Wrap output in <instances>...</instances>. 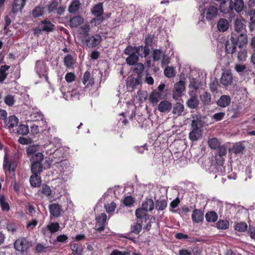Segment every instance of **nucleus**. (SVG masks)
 <instances>
[{"label":"nucleus","instance_id":"nucleus-1","mask_svg":"<svg viewBox=\"0 0 255 255\" xmlns=\"http://www.w3.org/2000/svg\"><path fill=\"white\" fill-rule=\"evenodd\" d=\"M247 31L239 33H232L230 41L228 40L225 44L226 51L228 54H233L236 51L237 46L239 48L245 47L248 42Z\"/></svg>","mask_w":255,"mask_h":255},{"label":"nucleus","instance_id":"nucleus-2","mask_svg":"<svg viewBox=\"0 0 255 255\" xmlns=\"http://www.w3.org/2000/svg\"><path fill=\"white\" fill-rule=\"evenodd\" d=\"M44 159V155L41 152H38L36 154L30 157V171L32 174H39L43 170L42 161Z\"/></svg>","mask_w":255,"mask_h":255},{"label":"nucleus","instance_id":"nucleus-3","mask_svg":"<svg viewBox=\"0 0 255 255\" xmlns=\"http://www.w3.org/2000/svg\"><path fill=\"white\" fill-rule=\"evenodd\" d=\"M91 12L95 17L91 20L90 23L95 26L100 25L104 20L103 3L99 2L94 5L91 8Z\"/></svg>","mask_w":255,"mask_h":255},{"label":"nucleus","instance_id":"nucleus-4","mask_svg":"<svg viewBox=\"0 0 255 255\" xmlns=\"http://www.w3.org/2000/svg\"><path fill=\"white\" fill-rule=\"evenodd\" d=\"M31 246V243L25 238H19L14 243L15 249L21 253L26 252Z\"/></svg>","mask_w":255,"mask_h":255},{"label":"nucleus","instance_id":"nucleus-5","mask_svg":"<svg viewBox=\"0 0 255 255\" xmlns=\"http://www.w3.org/2000/svg\"><path fill=\"white\" fill-rule=\"evenodd\" d=\"M83 41L86 46L89 48L97 47L102 41V37L99 34H95L91 36L84 37Z\"/></svg>","mask_w":255,"mask_h":255},{"label":"nucleus","instance_id":"nucleus-6","mask_svg":"<svg viewBox=\"0 0 255 255\" xmlns=\"http://www.w3.org/2000/svg\"><path fill=\"white\" fill-rule=\"evenodd\" d=\"M185 90V83L182 81H180L174 85L173 97L177 99L181 96V94Z\"/></svg>","mask_w":255,"mask_h":255},{"label":"nucleus","instance_id":"nucleus-7","mask_svg":"<svg viewBox=\"0 0 255 255\" xmlns=\"http://www.w3.org/2000/svg\"><path fill=\"white\" fill-rule=\"evenodd\" d=\"M40 27L42 31L49 33L52 32L55 28V25L50 20L44 19L41 20L39 23V27Z\"/></svg>","mask_w":255,"mask_h":255},{"label":"nucleus","instance_id":"nucleus-8","mask_svg":"<svg viewBox=\"0 0 255 255\" xmlns=\"http://www.w3.org/2000/svg\"><path fill=\"white\" fill-rule=\"evenodd\" d=\"M50 217H58L62 211L61 206L57 203H53L49 205Z\"/></svg>","mask_w":255,"mask_h":255},{"label":"nucleus","instance_id":"nucleus-9","mask_svg":"<svg viewBox=\"0 0 255 255\" xmlns=\"http://www.w3.org/2000/svg\"><path fill=\"white\" fill-rule=\"evenodd\" d=\"M191 218L194 223H202L204 220V212L200 209H194Z\"/></svg>","mask_w":255,"mask_h":255},{"label":"nucleus","instance_id":"nucleus-10","mask_svg":"<svg viewBox=\"0 0 255 255\" xmlns=\"http://www.w3.org/2000/svg\"><path fill=\"white\" fill-rule=\"evenodd\" d=\"M171 109V103L167 100L161 101L157 106V110L161 113H169Z\"/></svg>","mask_w":255,"mask_h":255},{"label":"nucleus","instance_id":"nucleus-11","mask_svg":"<svg viewBox=\"0 0 255 255\" xmlns=\"http://www.w3.org/2000/svg\"><path fill=\"white\" fill-rule=\"evenodd\" d=\"M217 7L211 5L206 8L204 10V13L206 14V18L208 20H212L215 18L218 14Z\"/></svg>","mask_w":255,"mask_h":255},{"label":"nucleus","instance_id":"nucleus-12","mask_svg":"<svg viewBox=\"0 0 255 255\" xmlns=\"http://www.w3.org/2000/svg\"><path fill=\"white\" fill-rule=\"evenodd\" d=\"M230 1L231 2L232 12L234 10L239 13L243 11L245 7V2L243 0H235L234 1L230 0Z\"/></svg>","mask_w":255,"mask_h":255},{"label":"nucleus","instance_id":"nucleus-13","mask_svg":"<svg viewBox=\"0 0 255 255\" xmlns=\"http://www.w3.org/2000/svg\"><path fill=\"white\" fill-rule=\"evenodd\" d=\"M30 186L33 188L39 187L42 183V179L40 174H32L29 178Z\"/></svg>","mask_w":255,"mask_h":255},{"label":"nucleus","instance_id":"nucleus-14","mask_svg":"<svg viewBox=\"0 0 255 255\" xmlns=\"http://www.w3.org/2000/svg\"><path fill=\"white\" fill-rule=\"evenodd\" d=\"M147 212V210L142 208H139L136 210L135 215L137 218L141 220V222L143 221L146 222L149 218Z\"/></svg>","mask_w":255,"mask_h":255},{"label":"nucleus","instance_id":"nucleus-15","mask_svg":"<svg viewBox=\"0 0 255 255\" xmlns=\"http://www.w3.org/2000/svg\"><path fill=\"white\" fill-rule=\"evenodd\" d=\"M161 93L154 90L150 94L149 101L154 106L158 103L161 99Z\"/></svg>","mask_w":255,"mask_h":255},{"label":"nucleus","instance_id":"nucleus-16","mask_svg":"<svg viewBox=\"0 0 255 255\" xmlns=\"http://www.w3.org/2000/svg\"><path fill=\"white\" fill-rule=\"evenodd\" d=\"M233 77L231 73L227 72L223 73L220 79L222 84L225 86L231 85L232 83Z\"/></svg>","mask_w":255,"mask_h":255},{"label":"nucleus","instance_id":"nucleus-17","mask_svg":"<svg viewBox=\"0 0 255 255\" xmlns=\"http://www.w3.org/2000/svg\"><path fill=\"white\" fill-rule=\"evenodd\" d=\"M26 0H14L12 3V12L13 13H17L21 10L25 4Z\"/></svg>","mask_w":255,"mask_h":255},{"label":"nucleus","instance_id":"nucleus-18","mask_svg":"<svg viewBox=\"0 0 255 255\" xmlns=\"http://www.w3.org/2000/svg\"><path fill=\"white\" fill-rule=\"evenodd\" d=\"M84 19L80 15H75L71 17L69 21V26L72 27H77L83 23Z\"/></svg>","mask_w":255,"mask_h":255},{"label":"nucleus","instance_id":"nucleus-19","mask_svg":"<svg viewBox=\"0 0 255 255\" xmlns=\"http://www.w3.org/2000/svg\"><path fill=\"white\" fill-rule=\"evenodd\" d=\"M235 31L232 33L244 32L247 31L246 29V25L243 21L240 19H236L234 22Z\"/></svg>","mask_w":255,"mask_h":255},{"label":"nucleus","instance_id":"nucleus-20","mask_svg":"<svg viewBox=\"0 0 255 255\" xmlns=\"http://www.w3.org/2000/svg\"><path fill=\"white\" fill-rule=\"evenodd\" d=\"M136 54L138 56L146 57L149 55L150 49L149 47L147 45H141L136 46Z\"/></svg>","mask_w":255,"mask_h":255},{"label":"nucleus","instance_id":"nucleus-21","mask_svg":"<svg viewBox=\"0 0 255 255\" xmlns=\"http://www.w3.org/2000/svg\"><path fill=\"white\" fill-rule=\"evenodd\" d=\"M0 206L3 212H8L10 210L8 199L4 195L0 196Z\"/></svg>","mask_w":255,"mask_h":255},{"label":"nucleus","instance_id":"nucleus-22","mask_svg":"<svg viewBox=\"0 0 255 255\" xmlns=\"http://www.w3.org/2000/svg\"><path fill=\"white\" fill-rule=\"evenodd\" d=\"M81 7V3L79 0H74L68 7V11L70 13H76Z\"/></svg>","mask_w":255,"mask_h":255},{"label":"nucleus","instance_id":"nucleus-23","mask_svg":"<svg viewBox=\"0 0 255 255\" xmlns=\"http://www.w3.org/2000/svg\"><path fill=\"white\" fill-rule=\"evenodd\" d=\"M5 127L8 128H12L16 127L18 123V119L15 116H9L8 119L5 121Z\"/></svg>","mask_w":255,"mask_h":255},{"label":"nucleus","instance_id":"nucleus-24","mask_svg":"<svg viewBox=\"0 0 255 255\" xmlns=\"http://www.w3.org/2000/svg\"><path fill=\"white\" fill-rule=\"evenodd\" d=\"M229 22L225 18H221L217 23V28L220 31L225 32L229 28Z\"/></svg>","mask_w":255,"mask_h":255},{"label":"nucleus","instance_id":"nucleus-25","mask_svg":"<svg viewBox=\"0 0 255 255\" xmlns=\"http://www.w3.org/2000/svg\"><path fill=\"white\" fill-rule=\"evenodd\" d=\"M141 78L137 76L136 78L131 77L129 78L128 81V85L131 87L132 90L136 88L137 86L141 84Z\"/></svg>","mask_w":255,"mask_h":255},{"label":"nucleus","instance_id":"nucleus-26","mask_svg":"<svg viewBox=\"0 0 255 255\" xmlns=\"http://www.w3.org/2000/svg\"><path fill=\"white\" fill-rule=\"evenodd\" d=\"M231 103V98L229 96L222 95L217 102V104L221 107L225 108L228 106Z\"/></svg>","mask_w":255,"mask_h":255},{"label":"nucleus","instance_id":"nucleus-27","mask_svg":"<svg viewBox=\"0 0 255 255\" xmlns=\"http://www.w3.org/2000/svg\"><path fill=\"white\" fill-rule=\"evenodd\" d=\"M220 9L221 12L226 14L232 12L231 2H230V0H227V1L221 3Z\"/></svg>","mask_w":255,"mask_h":255},{"label":"nucleus","instance_id":"nucleus-28","mask_svg":"<svg viewBox=\"0 0 255 255\" xmlns=\"http://www.w3.org/2000/svg\"><path fill=\"white\" fill-rule=\"evenodd\" d=\"M154 207V203L153 201L151 199L147 198L142 203L141 208L147 211H151L153 209Z\"/></svg>","mask_w":255,"mask_h":255},{"label":"nucleus","instance_id":"nucleus-29","mask_svg":"<svg viewBox=\"0 0 255 255\" xmlns=\"http://www.w3.org/2000/svg\"><path fill=\"white\" fill-rule=\"evenodd\" d=\"M184 109V107L183 105L180 103L177 102L173 106L172 113L174 115H176L177 116H180L181 115Z\"/></svg>","mask_w":255,"mask_h":255},{"label":"nucleus","instance_id":"nucleus-30","mask_svg":"<svg viewBox=\"0 0 255 255\" xmlns=\"http://www.w3.org/2000/svg\"><path fill=\"white\" fill-rule=\"evenodd\" d=\"M9 66L7 65H2L0 67V83H2L6 78L8 73L6 72L9 69Z\"/></svg>","mask_w":255,"mask_h":255},{"label":"nucleus","instance_id":"nucleus-31","mask_svg":"<svg viewBox=\"0 0 255 255\" xmlns=\"http://www.w3.org/2000/svg\"><path fill=\"white\" fill-rule=\"evenodd\" d=\"M208 144L211 149H216L221 145V143L218 138L213 137L208 140Z\"/></svg>","mask_w":255,"mask_h":255},{"label":"nucleus","instance_id":"nucleus-32","mask_svg":"<svg viewBox=\"0 0 255 255\" xmlns=\"http://www.w3.org/2000/svg\"><path fill=\"white\" fill-rule=\"evenodd\" d=\"M205 218L208 222H215L218 220V215L214 211H208L205 214Z\"/></svg>","mask_w":255,"mask_h":255},{"label":"nucleus","instance_id":"nucleus-33","mask_svg":"<svg viewBox=\"0 0 255 255\" xmlns=\"http://www.w3.org/2000/svg\"><path fill=\"white\" fill-rule=\"evenodd\" d=\"M186 104L190 109H196L199 105V101L196 96H193L187 101Z\"/></svg>","mask_w":255,"mask_h":255},{"label":"nucleus","instance_id":"nucleus-34","mask_svg":"<svg viewBox=\"0 0 255 255\" xmlns=\"http://www.w3.org/2000/svg\"><path fill=\"white\" fill-rule=\"evenodd\" d=\"M64 63L67 68H72L74 64L73 57L71 54L66 55L64 58Z\"/></svg>","mask_w":255,"mask_h":255},{"label":"nucleus","instance_id":"nucleus-35","mask_svg":"<svg viewBox=\"0 0 255 255\" xmlns=\"http://www.w3.org/2000/svg\"><path fill=\"white\" fill-rule=\"evenodd\" d=\"M144 69V66L142 63H137L135 65V67L134 68L133 71L134 73L137 74V76H139V78H142Z\"/></svg>","mask_w":255,"mask_h":255},{"label":"nucleus","instance_id":"nucleus-36","mask_svg":"<svg viewBox=\"0 0 255 255\" xmlns=\"http://www.w3.org/2000/svg\"><path fill=\"white\" fill-rule=\"evenodd\" d=\"M79 93L77 92L76 89H72L71 91H68L63 94V97L66 100H73V98H76L78 96Z\"/></svg>","mask_w":255,"mask_h":255},{"label":"nucleus","instance_id":"nucleus-37","mask_svg":"<svg viewBox=\"0 0 255 255\" xmlns=\"http://www.w3.org/2000/svg\"><path fill=\"white\" fill-rule=\"evenodd\" d=\"M230 226L229 221L227 220H220L216 223V227L221 230H226Z\"/></svg>","mask_w":255,"mask_h":255},{"label":"nucleus","instance_id":"nucleus-38","mask_svg":"<svg viewBox=\"0 0 255 255\" xmlns=\"http://www.w3.org/2000/svg\"><path fill=\"white\" fill-rule=\"evenodd\" d=\"M47 229L51 233H55L59 230V224L58 222L50 223L47 225Z\"/></svg>","mask_w":255,"mask_h":255},{"label":"nucleus","instance_id":"nucleus-39","mask_svg":"<svg viewBox=\"0 0 255 255\" xmlns=\"http://www.w3.org/2000/svg\"><path fill=\"white\" fill-rule=\"evenodd\" d=\"M138 60L139 58L136 54L128 55V56L126 58V62L129 65H135L137 63Z\"/></svg>","mask_w":255,"mask_h":255},{"label":"nucleus","instance_id":"nucleus-40","mask_svg":"<svg viewBox=\"0 0 255 255\" xmlns=\"http://www.w3.org/2000/svg\"><path fill=\"white\" fill-rule=\"evenodd\" d=\"M167 205V202L165 200H157L155 201V209L157 210H164Z\"/></svg>","mask_w":255,"mask_h":255},{"label":"nucleus","instance_id":"nucleus-41","mask_svg":"<svg viewBox=\"0 0 255 255\" xmlns=\"http://www.w3.org/2000/svg\"><path fill=\"white\" fill-rule=\"evenodd\" d=\"M233 150L235 154L243 153L245 150V146L242 143H237L233 146Z\"/></svg>","mask_w":255,"mask_h":255},{"label":"nucleus","instance_id":"nucleus-42","mask_svg":"<svg viewBox=\"0 0 255 255\" xmlns=\"http://www.w3.org/2000/svg\"><path fill=\"white\" fill-rule=\"evenodd\" d=\"M201 136V131L199 129H192L189 133V138L193 141L197 140Z\"/></svg>","mask_w":255,"mask_h":255},{"label":"nucleus","instance_id":"nucleus-43","mask_svg":"<svg viewBox=\"0 0 255 255\" xmlns=\"http://www.w3.org/2000/svg\"><path fill=\"white\" fill-rule=\"evenodd\" d=\"M235 230L238 232H244L246 231L248 228L247 224L245 222H241L236 223L234 226Z\"/></svg>","mask_w":255,"mask_h":255},{"label":"nucleus","instance_id":"nucleus-44","mask_svg":"<svg viewBox=\"0 0 255 255\" xmlns=\"http://www.w3.org/2000/svg\"><path fill=\"white\" fill-rule=\"evenodd\" d=\"M200 99L204 105H208L211 102V94L207 92L200 96Z\"/></svg>","mask_w":255,"mask_h":255},{"label":"nucleus","instance_id":"nucleus-45","mask_svg":"<svg viewBox=\"0 0 255 255\" xmlns=\"http://www.w3.org/2000/svg\"><path fill=\"white\" fill-rule=\"evenodd\" d=\"M43 9V7L40 6H36L32 11V16L34 18H37L42 16L44 12Z\"/></svg>","mask_w":255,"mask_h":255},{"label":"nucleus","instance_id":"nucleus-46","mask_svg":"<svg viewBox=\"0 0 255 255\" xmlns=\"http://www.w3.org/2000/svg\"><path fill=\"white\" fill-rule=\"evenodd\" d=\"M107 219V216L106 214L103 213L99 215L96 217V220L97 225H104L105 226V223Z\"/></svg>","mask_w":255,"mask_h":255},{"label":"nucleus","instance_id":"nucleus-47","mask_svg":"<svg viewBox=\"0 0 255 255\" xmlns=\"http://www.w3.org/2000/svg\"><path fill=\"white\" fill-rule=\"evenodd\" d=\"M17 132L22 135H26L29 132V128L27 125H20L17 128Z\"/></svg>","mask_w":255,"mask_h":255},{"label":"nucleus","instance_id":"nucleus-48","mask_svg":"<svg viewBox=\"0 0 255 255\" xmlns=\"http://www.w3.org/2000/svg\"><path fill=\"white\" fill-rule=\"evenodd\" d=\"M58 5L59 3L57 0H52L47 6L48 13H50L56 10Z\"/></svg>","mask_w":255,"mask_h":255},{"label":"nucleus","instance_id":"nucleus-49","mask_svg":"<svg viewBox=\"0 0 255 255\" xmlns=\"http://www.w3.org/2000/svg\"><path fill=\"white\" fill-rule=\"evenodd\" d=\"M124 52V53L127 55L136 54L137 52L136 46H133L132 45H129L126 47Z\"/></svg>","mask_w":255,"mask_h":255},{"label":"nucleus","instance_id":"nucleus-50","mask_svg":"<svg viewBox=\"0 0 255 255\" xmlns=\"http://www.w3.org/2000/svg\"><path fill=\"white\" fill-rule=\"evenodd\" d=\"M6 228L8 232L13 234L16 232L17 227L16 224L14 222H7L6 224Z\"/></svg>","mask_w":255,"mask_h":255},{"label":"nucleus","instance_id":"nucleus-51","mask_svg":"<svg viewBox=\"0 0 255 255\" xmlns=\"http://www.w3.org/2000/svg\"><path fill=\"white\" fill-rule=\"evenodd\" d=\"M164 73L165 75L168 78L173 77L175 75L174 68L169 66L167 67L165 69Z\"/></svg>","mask_w":255,"mask_h":255},{"label":"nucleus","instance_id":"nucleus-52","mask_svg":"<svg viewBox=\"0 0 255 255\" xmlns=\"http://www.w3.org/2000/svg\"><path fill=\"white\" fill-rule=\"evenodd\" d=\"M142 226L140 223H136L131 227V232L135 234H138L141 231Z\"/></svg>","mask_w":255,"mask_h":255},{"label":"nucleus","instance_id":"nucleus-53","mask_svg":"<svg viewBox=\"0 0 255 255\" xmlns=\"http://www.w3.org/2000/svg\"><path fill=\"white\" fill-rule=\"evenodd\" d=\"M37 148L35 146H30L26 148V151L28 156L30 158L32 156L36 154L38 152H36Z\"/></svg>","mask_w":255,"mask_h":255},{"label":"nucleus","instance_id":"nucleus-54","mask_svg":"<svg viewBox=\"0 0 255 255\" xmlns=\"http://www.w3.org/2000/svg\"><path fill=\"white\" fill-rule=\"evenodd\" d=\"M48 247L41 243H38L35 247V252L37 253H45L47 251Z\"/></svg>","mask_w":255,"mask_h":255},{"label":"nucleus","instance_id":"nucleus-55","mask_svg":"<svg viewBox=\"0 0 255 255\" xmlns=\"http://www.w3.org/2000/svg\"><path fill=\"white\" fill-rule=\"evenodd\" d=\"M4 102L7 105L11 106L14 104L15 100L13 96L8 95L4 97Z\"/></svg>","mask_w":255,"mask_h":255},{"label":"nucleus","instance_id":"nucleus-56","mask_svg":"<svg viewBox=\"0 0 255 255\" xmlns=\"http://www.w3.org/2000/svg\"><path fill=\"white\" fill-rule=\"evenodd\" d=\"M41 193L46 196H49L51 194V190L48 185L44 184L42 186Z\"/></svg>","mask_w":255,"mask_h":255},{"label":"nucleus","instance_id":"nucleus-57","mask_svg":"<svg viewBox=\"0 0 255 255\" xmlns=\"http://www.w3.org/2000/svg\"><path fill=\"white\" fill-rule=\"evenodd\" d=\"M227 147L224 145H221L217 148V152L216 155L220 156H225L227 154Z\"/></svg>","mask_w":255,"mask_h":255},{"label":"nucleus","instance_id":"nucleus-58","mask_svg":"<svg viewBox=\"0 0 255 255\" xmlns=\"http://www.w3.org/2000/svg\"><path fill=\"white\" fill-rule=\"evenodd\" d=\"M105 207L106 210V212L108 213H111L113 212L115 209L117 207L116 204L114 202H112L110 204H108L107 205H105Z\"/></svg>","mask_w":255,"mask_h":255},{"label":"nucleus","instance_id":"nucleus-59","mask_svg":"<svg viewBox=\"0 0 255 255\" xmlns=\"http://www.w3.org/2000/svg\"><path fill=\"white\" fill-rule=\"evenodd\" d=\"M134 202V198L131 196L126 197L123 201L124 204L126 206H131Z\"/></svg>","mask_w":255,"mask_h":255},{"label":"nucleus","instance_id":"nucleus-60","mask_svg":"<svg viewBox=\"0 0 255 255\" xmlns=\"http://www.w3.org/2000/svg\"><path fill=\"white\" fill-rule=\"evenodd\" d=\"M247 57V52L246 50H242L239 52L238 59L240 61H245Z\"/></svg>","mask_w":255,"mask_h":255},{"label":"nucleus","instance_id":"nucleus-61","mask_svg":"<svg viewBox=\"0 0 255 255\" xmlns=\"http://www.w3.org/2000/svg\"><path fill=\"white\" fill-rule=\"evenodd\" d=\"M162 55V52L161 50L155 49L154 50L153 53V59L154 61H158L160 59Z\"/></svg>","mask_w":255,"mask_h":255},{"label":"nucleus","instance_id":"nucleus-62","mask_svg":"<svg viewBox=\"0 0 255 255\" xmlns=\"http://www.w3.org/2000/svg\"><path fill=\"white\" fill-rule=\"evenodd\" d=\"M83 34L86 37L90 31V26L89 24H85L80 27Z\"/></svg>","mask_w":255,"mask_h":255},{"label":"nucleus","instance_id":"nucleus-63","mask_svg":"<svg viewBox=\"0 0 255 255\" xmlns=\"http://www.w3.org/2000/svg\"><path fill=\"white\" fill-rule=\"evenodd\" d=\"M215 159L216 161V163L220 166H223L224 162H225V158L224 157V156H220V155H215Z\"/></svg>","mask_w":255,"mask_h":255},{"label":"nucleus","instance_id":"nucleus-64","mask_svg":"<svg viewBox=\"0 0 255 255\" xmlns=\"http://www.w3.org/2000/svg\"><path fill=\"white\" fill-rule=\"evenodd\" d=\"M178 255H191L190 247H189L188 249H182L179 250Z\"/></svg>","mask_w":255,"mask_h":255}]
</instances>
